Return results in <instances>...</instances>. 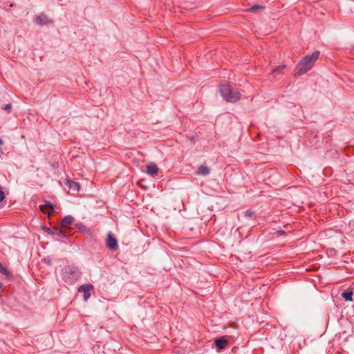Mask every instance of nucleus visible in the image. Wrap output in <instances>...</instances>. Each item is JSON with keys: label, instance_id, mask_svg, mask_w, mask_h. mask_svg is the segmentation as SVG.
<instances>
[{"label": "nucleus", "instance_id": "nucleus-1", "mask_svg": "<svg viewBox=\"0 0 354 354\" xmlns=\"http://www.w3.org/2000/svg\"><path fill=\"white\" fill-rule=\"evenodd\" d=\"M319 55V51H315L310 55L305 56L297 64L295 73L296 76H300L310 71L315 65Z\"/></svg>", "mask_w": 354, "mask_h": 354}, {"label": "nucleus", "instance_id": "nucleus-2", "mask_svg": "<svg viewBox=\"0 0 354 354\" xmlns=\"http://www.w3.org/2000/svg\"><path fill=\"white\" fill-rule=\"evenodd\" d=\"M219 92L222 97L228 102H236L241 98V93L229 84H221Z\"/></svg>", "mask_w": 354, "mask_h": 354}, {"label": "nucleus", "instance_id": "nucleus-3", "mask_svg": "<svg viewBox=\"0 0 354 354\" xmlns=\"http://www.w3.org/2000/svg\"><path fill=\"white\" fill-rule=\"evenodd\" d=\"M80 277V270L75 266H68L62 270V279L68 284L75 283Z\"/></svg>", "mask_w": 354, "mask_h": 354}, {"label": "nucleus", "instance_id": "nucleus-4", "mask_svg": "<svg viewBox=\"0 0 354 354\" xmlns=\"http://www.w3.org/2000/svg\"><path fill=\"white\" fill-rule=\"evenodd\" d=\"M93 288L91 284H84L78 288V292L84 293V301H87L91 297V290Z\"/></svg>", "mask_w": 354, "mask_h": 354}, {"label": "nucleus", "instance_id": "nucleus-5", "mask_svg": "<svg viewBox=\"0 0 354 354\" xmlns=\"http://www.w3.org/2000/svg\"><path fill=\"white\" fill-rule=\"evenodd\" d=\"M106 247L111 250H115L118 248V241L111 233L107 235Z\"/></svg>", "mask_w": 354, "mask_h": 354}, {"label": "nucleus", "instance_id": "nucleus-6", "mask_svg": "<svg viewBox=\"0 0 354 354\" xmlns=\"http://www.w3.org/2000/svg\"><path fill=\"white\" fill-rule=\"evenodd\" d=\"M46 232H48L50 234H55L60 237H66L68 236V233L63 230L60 227H53V228H48L46 227Z\"/></svg>", "mask_w": 354, "mask_h": 354}, {"label": "nucleus", "instance_id": "nucleus-7", "mask_svg": "<svg viewBox=\"0 0 354 354\" xmlns=\"http://www.w3.org/2000/svg\"><path fill=\"white\" fill-rule=\"evenodd\" d=\"M158 167L155 163L150 162L147 165L146 172L147 174L151 176H156L158 174Z\"/></svg>", "mask_w": 354, "mask_h": 354}, {"label": "nucleus", "instance_id": "nucleus-8", "mask_svg": "<svg viewBox=\"0 0 354 354\" xmlns=\"http://www.w3.org/2000/svg\"><path fill=\"white\" fill-rule=\"evenodd\" d=\"M215 344L218 349L222 350L225 348V347L228 344V340L225 338V337L223 336L215 340Z\"/></svg>", "mask_w": 354, "mask_h": 354}, {"label": "nucleus", "instance_id": "nucleus-9", "mask_svg": "<svg viewBox=\"0 0 354 354\" xmlns=\"http://www.w3.org/2000/svg\"><path fill=\"white\" fill-rule=\"evenodd\" d=\"M65 185L68 186L70 189L74 192H78L80 188L79 183L72 180H66Z\"/></svg>", "mask_w": 354, "mask_h": 354}, {"label": "nucleus", "instance_id": "nucleus-10", "mask_svg": "<svg viewBox=\"0 0 354 354\" xmlns=\"http://www.w3.org/2000/svg\"><path fill=\"white\" fill-rule=\"evenodd\" d=\"M74 220L75 219L72 216H65L62 221V227L69 228Z\"/></svg>", "mask_w": 354, "mask_h": 354}, {"label": "nucleus", "instance_id": "nucleus-11", "mask_svg": "<svg viewBox=\"0 0 354 354\" xmlns=\"http://www.w3.org/2000/svg\"><path fill=\"white\" fill-rule=\"evenodd\" d=\"M35 21L37 24L41 26L51 23V20L47 16L44 15L37 16Z\"/></svg>", "mask_w": 354, "mask_h": 354}, {"label": "nucleus", "instance_id": "nucleus-12", "mask_svg": "<svg viewBox=\"0 0 354 354\" xmlns=\"http://www.w3.org/2000/svg\"><path fill=\"white\" fill-rule=\"evenodd\" d=\"M209 168L206 165H201L197 171L198 175L207 176L209 174Z\"/></svg>", "mask_w": 354, "mask_h": 354}, {"label": "nucleus", "instance_id": "nucleus-13", "mask_svg": "<svg viewBox=\"0 0 354 354\" xmlns=\"http://www.w3.org/2000/svg\"><path fill=\"white\" fill-rule=\"evenodd\" d=\"M41 210L46 214H50L54 211L53 205L50 202H47L44 206L41 207Z\"/></svg>", "mask_w": 354, "mask_h": 354}, {"label": "nucleus", "instance_id": "nucleus-14", "mask_svg": "<svg viewBox=\"0 0 354 354\" xmlns=\"http://www.w3.org/2000/svg\"><path fill=\"white\" fill-rule=\"evenodd\" d=\"M353 292L351 290H346L342 294V297L345 301H351L353 300Z\"/></svg>", "mask_w": 354, "mask_h": 354}, {"label": "nucleus", "instance_id": "nucleus-15", "mask_svg": "<svg viewBox=\"0 0 354 354\" xmlns=\"http://www.w3.org/2000/svg\"><path fill=\"white\" fill-rule=\"evenodd\" d=\"M0 272L6 276H8L10 274V272L6 268H5L1 263H0Z\"/></svg>", "mask_w": 354, "mask_h": 354}, {"label": "nucleus", "instance_id": "nucleus-16", "mask_svg": "<svg viewBox=\"0 0 354 354\" xmlns=\"http://www.w3.org/2000/svg\"><path fill=\"white\" fill-rule=\"evenodd\" d=\"M286 68V65H281V66H278L277 68H273L272 72L273 73H281L282 71V70H283Z\"/></svg>", "mask_w": 354, "mask_h": 354}, {"label": "nucleus", "instance_id": "nucleus-17", "mask_svg": "<svg viewBox=\"0 0 354 354\" xmlns=\"http://www.w3.org/2000/svg\"><path fill=\"white\" fill-rule=\"evenodd\" d=\"M264 8L263 6H253L252 7H251L250 9H248V10L250 11V12H254L257 10H261V9H263Z\"/></svg>", "mask_w": 354, "mask_h": 354}, {"label": "nucleus", "instance_id": "nucleus-18", "mask_svg": "<svg viewBox=\"0 0 354 354\" xmlns=\"http://www.w3.org/2000/svg\"><path fill=\"white\" fill-rule=\"evenodd\" d=\"M11 104H6L3 107H2V109L6 111H8V113L10 112L11 111Z\"/></svg>", "mask_w": 354, "mask_h": 354}, {"label": "nucleus", "instance_id": "nucleus-19", "mask_svg": "<svg viewBox=\"0 0 354 354\" xmlns=\"http://www.w3.org/2000/svg\"><path fill=\"white\" fill-rule=\"evenodd\" d=\"M5 198V194L3 191L2 187L0 186V202H1Z\"/></svg>", "mask_w": 354, "mask_h": 354}, {"label": "nucleus", "instance_id": "nucleus-20", "mask_svg": "<svg viewBox=\"0 0 354 354\" xmlns=\"http://www.w3.org/2000/svg\"><path fill=\"white\" fill-rule=\"evenodd\" d=\"M245 214L248 217H252L254 214V212L251 210H248L245 212Z\"/></svg>", "mask_w": 354, "mask_h": 354}, {"label": "nucleus", "instance_id": "nucleus-21", "mask_svg": "<svg viewBox=\"0 0 354 354\" xmlns=\"http://www.w3.org/2000/svg\"><path fill=\"white\" fill-rule=\"evenodd\" d=\"M3 144V142L2 139L0 138V145H2Z\"/></svg>", "mask_w": 354, "mask_h": 354}, {"label": "nucleus", "instance_id": "nucleus-22", "mask_svg": "<svg viewBox=\"0 0 354 354\" xmlns=\"http://www.w3.org/2000/svg\"><path fill=\"white\" fill-rule=\"evenodd\" d=\"M277 233H278V234H283V231H277Z\"/></svg>", "mask_w": 354, "mask_h": 354}, {"label": "nucleus", "instance_id": "nucleus-23", "mask_svg": "<svg viewBox=\"0 0 354 354\" xmlns=\"http://www.w3.org/2000/svg\"><path fill=\"white\" fill-rule=\"evenodd\" d=\"M1 287V283L0 282V288Z\"/></svg>", "mask_w": 354, "mask_h": 354}]
</instances>
